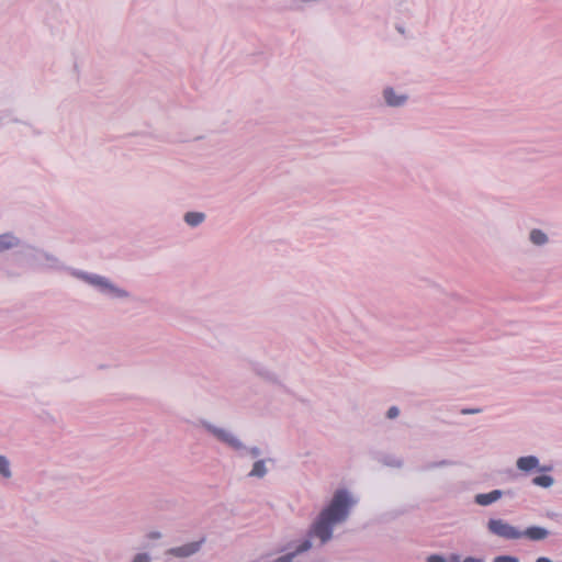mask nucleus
<instances>
[{
    "mask_svg": "<svg viewBox=\"0 0 562 562\" xmlns=\"http://www.w3.org/2000/svg\"><path fill=\"white\" fill-rule=\"evenodd\" d=\"M554 479L551 475L542 474L532 479V484L543 488H550L554 484Z\"/></svg>",
    "mask_w": 562,
    "mask_h": 562,
    "instance_id": "dca6fc26",
    "label": "nucleus"
},
{
    "mask_svg": "<svg viewBox=\"0 0 562 562\" xmlns=\"http://www.w3.org/2000/svg\"><path fill=\"white\" fill-rule=\"evenodd\" d=\"M267 473H268V469L266 467V461L265 460H258V461H256L252 464V469H251V471L249 472L248 475L250 477L262 479L263 476H266Z\"/></svg>",
    "mask_w": 562,
    "mask_h": 562,
    "instance_id": "2eb2a0df",
    "label": "nucleus"
},
{
    "mask_svg": "<svg viewBox=\"0 0 562 562\" xmlns=\"http://www.w3.org/2000/svg\"><path fill=\"white\" fill-rule=\"evenodd\" d=\"M528 240L536 247H544L549 244L550 238L544 231L540 228H532L528 233Z\"/></svg>",
    "mask_w": 562,
    "mask_h": 562,
    "instance_id": "9b49d317",
    "label": "nucleus"
},
{
    "mask_svg": "<svg viewBox=\"0 0 562 562\" xmlns=\"http://www.w3.org/2000/svg\"><path fill=\"white\" fill-rule=\"evenodd\" d=\"M516 468L517 470L525 474H529L537 471L543 472L548 470L547 468L540 465V460L536 456L519 457L516 460Z\"/></svg>",
    "mask_w": 562,
    "mask_h": 562,
    "instance_id": "0eeeda50",
    "label": "nucleus"
},
{
    "mask_svg": "<svg viewBox=\"0 0 562 562\" xmlns=\"http://www.w3.org/2000/svg\"><path fill=\"white\" fill-rule=\"evenodd\" d=\"M477 412H479V409H470V411H465L464 413H471V414H473V413H477Z\"/></svg>",
    "mask_w": 562,
    "mask_h": 562,
    "instance_id": "c85d7f7f",
    "label": "nucleus"
},
{
    "mask_svg": "<svg viewBox=\"0 0 562 562\" xmlns=\"http://www.w3.org/2000/svg\"><path fill=\"white\" fill-rule=\"evenodd\" d=\"M293 554L290 552L274 559H271L269 555L260 558V562H293Z\"/></svg>",
    "mask_w": 562,
    "mask_h": 562,
    "instance_id": "a211bd4d",
    "label": "nucleus"
},
{
    "mask_svg": "<svg viewBox=\"0 0 562 562\" xmlns=\"http://www.w3.org/2000/svg\"><path fill=\"white\" fill-rule=\"evenodd\" d=\"M522 537H526L532 541H542L547 539L550 535V531L544 527L540 526H530L521 531Z\"/></svg>",
    "mask_w": 562,
    "mask_h": 562,
    "instance_id": "9d476101",
    "label": "nucleus"
},
{
    "mask_svg": "<svg viewBox=\"0 0 562 562\" xmlns=\"http://www.w3.org/2000/svg\"><path fill=\"white\" fill-rule=\"evenodd\" d=\"M493 562H519V559L513 555H498L493 559Z\"/></svg>",
    "mask_w": 562,
    "mask_h": 562,
    "instance_id": "412c9836",
    "label": "nucleus"
},
{
    "mask_svg": "<svg viewBox=\"0 0 562 562\" xmlns=\"http://www.w3.org/2000/svg\"><path fill=\"white\" fill-rule=\"evenodd\" d=\"M22 241L15 234L11 232L0 234V255L15 248L20 249Z\"/></svg>",
    "mask_w": 562,
    "mask_h": 562,
    "instance_id": "1a4fd4ad",
    "label": "nucleus"
},
{
    "mask_svg": "<svg viewBox=\"0 0 562 562\" xmlns=\"http://www.w3.org/2000/svg\"><path fill=\"white\" fill-rule=\"evenodd\" d=\"M384 464L386 467L392 468V469H403L405 462H404V460L402 458H398V457H387L384 460Z\"/></svg>",
    "mask_w": 562,
    "mask_h": 562,
    "instance_id": "6ab92c4d",
    "label": "nucleus"
},
{
    "mask_svg": "<svg viewBox=\"0 0 562 562\" xmlns=\"http://www.w3.org/2000/svg\"><path fill=\"white\" fill-rule=\"evenodd\" d=\"M151 538L158 539V538H160V533L159 532L153 533Z\"/></svg>",
    "mask_w": 562,
    "mask_h": 562,
    "instance_id": "cd10ccee",
    "label": "nucleus"
},
{
    "mask_svg": "<svg viewBox=\"0 0 562 562\" xmlns=\"http://www.w3.org/2000/svg\"><path fill=\"white\" fill-rule=\"evenodd\" d=\"M462 562H485V561H484V559H481V558L469 557V558H465Z\"/></svg>",
    "mask_w": 562,
    "mask_h": 562,
    "instance_id": "393cba45",
    "label": "nucleus"
},
{
    "mask_svg": "<svg viewBox=\"0 0 562 562\" xmlns=\"http://www.w3.org/2000/svg\"><path fill=\"white\" fill-rule=\"evenodd\" d=\"M398 414H400V409L396 406H392L387 409L386 417L389 419H394L398 416Z\"/></svg>",
    "mask_w": 562,
    "mask_h": 562,
    "instance_id": "4be33fe9",
    "label": "nucleus"
},
{
    "mask_svg": "<svg viewBox=\"0 0 562 562\" xmlns=\"http://www.w3.org/2000/svg\"><path fill=\"white\" fill-rule=\"evenodd\" d=\"M451 560H452V562H459V557L458 555H452Z\"/></svg>",
    "mask_w": 562,
    "mask_h": 562,
    "instance_id": "bb28decb",
    "label": "nucleus"
},
{
    "mask_svg": "<svg viewBox=\"0 0 562 562\" xmlns=\"http://www.w3.org/2000/svg\"><path fill=\"white\" fill-rule=\"evenodd\" d=\"M312 538L313 537H310V530H308L306 538L303 539L302 541H300V543L294 548V550L290 552L291 554H293V559L312 549V547H313Z\"/></svg>",
    "mask_w": 562,
    "mask_h": 562,
    "instance_id": "4468645a",
    "label": "nucleus"
},
{
    "mask_svg": "<svg viewBox=\"0 0 562 562\" xmlns=\"http://www.w3.org/2000/svg\"><path fill=\"white\" fill-rule=\"evenodd\" d=\"M450 464V462L448 460H441V461H438V462H435L432 464H430L428 468L431 469V468H445V467H448Z\"/></svg>",
    "mask_w": 562,
    "mask_h": 562,
    "instance_id": "b1692460",
    "label": "nucleus"
},
{
    "mask_svg": "<svg viewBox=\"0 0 562 562\" xmlns=\"http://www.w3.org/2000/svg\"><path fill=\"white\" fill-rule=\"evenodd\" d=\"M357 503L358 498L351 491L336 490L328 504L311 525L310 537H316L322 546L330 541L335 526L344 524L348 519Z\"/></svg>",
    "mask_w": 562,
    "mask_h": 562,
    "instance_id": "f03ea898",
    "label": "nucleus"
},
{
    "mask_svg": "<svg viewBox=\"0 0 562 562\" xmlns=\"http://www.w3.org/2000/svg\"><path fill=\"white\" fill-rule=\"evenodd\" d=\"M203 543H204V539L188 542V543L168 549L165 554L168 557H173V558H178V559H188L190 557H193L198 552H200Z\"/></svg>",
    "mask_w": 562,
    "mask_h": 562,
    "instance_id": "39448f33",
    "label": "nucleus"
},
{
    "mask_svg": "<svg viewBox=\"0 0 562 562\" xmlns=\"http://www.w3.org/2000/svg\"><path fill=\"white\" fill-rule=\"evenodd\" d=\"M254 371L259 378L267 382L278 383L280 381L279 374L263 364H256Z\"/></svg>",
    "mask_w": 562,
    "mask_h": 562,
    "instance_id": "f8f14e48",
    "label": "nucleus"
},
{
    "mask_svg": "<svg viewBox=\"0 0 562 562\" xmlns=\"http://www.w3.org/2000/svg\"><path fill=\"white\" fill-rule=\"evenodd\" d=\"M199 426L211 436L216 442L226 447L238 456L257 458L261 454L258 447H248L240 436L229 426L216 424L207 419H201Z\"/></svg>",
    "mask_w": 562,
    "mask_h": 562,
    "instance_id": "7ed1b4c3",
    "label": "nucleus"
},
{
    "mask_svg": "<svg viewBox=\"0 0 562 562\" xmlns=\"http://www.w3.org/2000/svg\"><path fill=\"white\" fill-rule=\"evenodd\" d=\"M536 562H553V561L549 558L540 557L536 560Z\"/></svg>",
    "mask_w": 562,
    "mask_h": 562,
    "instance_id": "a878e982",
    "label": "nucleus"
},
{
    "mask_svg": "<svg viewBox=\"0 0 562 562\" xmlns=\"http://www.w3.org/2000/svg\"><path fill=\"white\" fill-rule=\"evenodd\" d=\"M131 562H151V557L146 552H140L135 554Z\"/></svg>",
    "mask_w": 562,
    "mask_h": 562,
    "instance_id": "aec40b11",
    "label": "nucleus"
},
{
    "mask_svg": "<svg viewBox=\"0 0 562 562\" xmlns=\"http://www.w3.org/2000/svg\"><path fill=\"white\" fill-rule=\"evenodd\" d=\"M427 562H447L440 554H431L427 558Z\"/></svg>",
    "mask_w": 562,
    "mask_h": 562,
    "instance_id": "5701e85b",
    "label": "nucleus"
},
{
    "mask_svg": "<svg viewBox=\"0 0 562 562\" xmlns=\"http://www.w3.org/2000/svg\"><path fill=\"white\" fill-rule=\"evenodd\" d=\"M510 491L493 490L488 493H480L474 496V503L479 506H490L499 501L504 495H509Z\"/></svg>",
    "mask_w": 562,
    "mask_h": 562,
    "instance_id": "6e6552de",
    "label": "nucleus"
},
{
    "mask_svg": "<svg viewBox=\"0 0 562 562\" xmlns=\"http://www.w3.org/2000/svg\"><path fill=\"white\" fill-rule=\"evenodd\" d=\"M0 474L5 479H10L12 476L10 461L2 454H0Z\"/></svg>",
    "mask_w": 562,
    "mask_h": 562,
    "instance_id": "f3484780",
    "label": "nucleus"
},
{
    "mask_svg": "<svg viewBox=\"0 0 562 562\" xmlns=\"http://www.w3.org/2000/svg\"><path fill=\"white\" fill-rule=\"evenodd\" d=\"M384 103L391 108L404 106L408 101V95L393 87H385L382 91Z\"/></svg>",
    "mask_w": 562,
    "mask_h": 562,
    "instance_id": "423d86ee",
    "label": "nucleus"
},
{
    "mask_svg": "<svg viewBox=\"0 0 562 562\" xmlns=\"http://www.w3.org/2000/svg\"><path fill=\"white\" fill-rule=\"evenodd\" d=\"M183 221L191 227H198L205 221V214L202 212H187L183 215Z\"/></svg>",
    "mask_w": 562,
    "mask_h": 562,
    "instance_id": "ddd939ff",
    "label": "nucleus"
},
{
    "mask_svg": "<svg viewBox=\"0 0 562 562\" xmlns=\"http://www.w3.org/2000/svg\"><path fill=\"white\" fill-rule=\"evenodd\" d=\"M486 528L490 533L506 540H517L522 538L520 530L501 518L488 519Z\"/></svg>",
    "mask_w": 562,
    "mask_h": 562,
    "instance_id": "20e7f679",
    "label": "nucleus"
},
{
    "mask_svg": "<svg viewBox=\"0 0 562 562\" xmlns=\"http://www.w3.org/2000/svg\"><path fill=\"white\" fill-rule=\"evenodd\" d=\"M19 255L32 268L54 272H66L71 278L83 282L100 295L110 300L130 301L132 299L130 291L120 286L110 278L99 273L68 267L58 256L35 244H22Z\"/></svg>",
    "mask_w": 562,
    "mask_h": 562,
    "instance_id": "f257e3e1",
    "label": "nucleus"
}]
</instances>
